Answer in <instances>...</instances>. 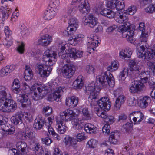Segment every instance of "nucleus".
I'll return each mask as SVG.
<instances>
[{
  "instance_id": "nucleus-54",
  "label": "nucleus",
  "mask_w": 155,
  "mask_h": 155,
  "mask_svg": "<svg viewBox=\"0 0 155 155\" xmlns=\"http://www.w3.org/2000/svg\"><path fill=\"white\" fill-rule=\"evenodd\" d=\"M124 14H121L120 13L117 12L115 15L114 19L117 22L120 23H121V19Z\"/></svg>"
},
{
  "instance_id": "nucleus-58",
  "label": "nucleus",
  "mask_w": 155,
  "mask_h": 155,
  "mask_svg": "<svg viewBox=\"0 0 155 155\" xmlns=\"http://www.w3.org/2000/svg\"><path fill=\"white\" fill-rule=\"evenodd\" d=\"M95 69L94 67L90 65H87L86 67V71L87 73L90 74H93L95 71Z\"/></svg>"
},
{
  "instance_id": "nucleus-8",
  "label": "nucleus",
  "mask_w": 155,
  "mask_h": 155,
  "mask_svg": "<svg viewBox=\"0 0 155 155\" xmlns=\"http://www.w3.org/2000/svg\"><path fill=\"white\" fill-rule=\"evenodd\" d=\"M76 70L75 66L70 64H66L63 67L62 71L64 76L66 78L72 77Z\"/></svg>"
},
{
  "instance_id": "nucleus-60",
  "label": "nucleus",
  "mask_w": 155,
  "mask_h": 155,
  "mask_svg": "<svg viewBox=\"0 0 155 155\" xmlns=\"http://www.w3.org/2000/svg\"><path fill=\"white\" fill-rule=\"evenodd\" d=\"M110 126L109 124H105L103 127L102 130L103 133L108 134L110 131Z\"/></svg>"
},
{
  "instance_id": "nucleus-48",
  "label": "nucleus",
  "mask_w": 155,
  "mask_h": 155,
  "mask_svg": "<svg viewBox=\"0 0 155 155\" xmlns=\"http://www.w3.org/2000/svg\"><path fill=\"white\" fill-rule=\"evenodd\" d=\"M132 123H127L123 126V128L125 130L126 132L129 133L132 129L133 125Z\"/></svg>"
},
{
  "instance_id": "nucleus-12",
  "label": "nucleus",
  "mask_w": 155,
  "mask_h": 155,
  "mask_svg": "<svg viewBox=\"0 0 155 155\" xmlns=\"http://www.w3.org/2000/svg\"><path fill=\"white\" fill-rule=\"evenodd\" d=\"M132 117L134 124H139L144 118L143 114L140 111L133 112L130 114L129 118Z\"/></svg>"
},
{
  "instance_id": "nucleus-42",
  "label": "nucleus",
  "mask_w": 155,
  "mask_h": 155,
  "mask_svg": "<svg viewBox=\"0 0 155 155\" xmlns=\"http://www.w3.org/2000/svg\"><path fill=\"white\" fill-rule=\"evenodd\" d=\"M53 119L51 117H49L48 118V121L46 123V125L47 126L48 132L50 134H52L54 131L52 128L51 125L53 121Z\"/></svg>"
},
{
  "instance_id": "nucleus-26",
  "label": "nucleus",
  "mask_w": 155,
  "mask_h": 155,
  "mask_svg": "<svg viewBox=\"0 0 155 155\" xmlns=\"http://www.w3.org/2000/svg\"><path fill=\"white\" fill-rule=\"evenodd\" d=\"M121 23H123L124 25L122 26V27H120L118 29V31L119 32H122L126 31V27H128L129 26H130V24L128 22V18L126 16V15H123L121 19Z\"/></svg>"
},
{
  "instance_id": "nucleus-23",
  "label": "nucleus",
  "mask_w": 155,
  "mask_h": 155,
  "mask_svg": "<svg viewBox=\"0 0 155 155\" xmlns=\"http://www.w3.org/2000/svg\"><path fill=\"white\" fill-rule=\"evenodd\" d=\"M84 128L86 132L90 134H96L97 131L96 126L91 124H85Z\"/></svg>"
},
{
  "instance_id": "nucleus-45",
  "label": "nucleus",
  "mask_w": 155,
  "mask_h": 155,
  "mask_svg": "<svg viewBox=\"0 0 155 155\" xmlns=\"http://www.w3.org/2000/svg\"><path fill=\"white\" fill-rule=\"evenodd\" d=\"M8 91V89L5 86H0V95L2 97H7V93Z\"/></svg>"
},
{
  "instance_id": "nucleus-18",
  "label": "nucleus",
  "mask_w": 155,
  "mask_h": 155,
  "mask_svg": "<svg viewBox=\"0 0 155 155\" xmlns=\"http://www.w3.org/2000/svg\"><path fill=\"white\" fill-rule=\"evenodd\" d=\"M27 147V144L25 142H18L16 144V147L18 151H16V153L15 152H14V155H22L24 154Z\"/></svg>"
},
{
  "instance_id": "nucleus-38",
  "label": "nucleus",
  "mask_w": 155,
  "mask_h": 155,
  "mask_svg": "<svg viewBox=\"0 0 155 155\" xmlns=\"http://www.w3.org/2000/svg\"><path fill=\"white\" fill-rule=\"evenodd\" d=\"M85 88L86 92L88 94H90L92 93L95 94L96 93H98L97 91H95V85L94 82L88 84L87 86H85Z\"/></svg>"
},
{
  "instance_id": "nucleus-43",
  "label": "nucleus",
  "mask_w": 155,
  "mask_h": 155,
  "mask_svg": "<svg viewBox=\"0 0 155 155\" xmlns=\"http://www.w3.org/2000/svg\"><path fill=\"white\" fill-rule=\"evenodd\" d=\"M73 37V38L71 39V41H73L74 43L73 44L74 45H75L77 44V42H80L81 40V39L84 38V35L81 34H79L74 35Z\"/></svg>"
},
{
  "instance_id": "nucleus-51",
  "label": "nucleus",
  "mask_w": 155,
  "mask_h": 155,
  "mask_svg": "<svg viewBox=\"0 0 155 155\" xmlns=\"http://www.w3.org/2000/svg\"><path fill=\"white\" fill-rule=\"evenodd\" d=\"M136 9L135 7L132 6L128 8L126 10V12L129 15H133L136 12Z\"/></svg>"
},
{
  "instance_id": "nucleus-17",
  "label": "nucleus",
  "mask_w": 155,
  "mask_h": 155,
  "mask_svg": "<svg viewBox=\"0 0 155 155\" xmlns=\"http://www.w3.org/2000/svg\"><path fill=\"white\" fill-rule=\"evenodd\" d=\"M51 41V37L48 34H46L41 37L38 40V43L39 45L46 46L49 44Z\"/></svg>"
},
{
  "instance_id": "nucleus-49",
  "label": "nucleus",
  "mask_w": 155,
  "mask_h": 155,
  "mask_svg": "<svg viewBox=\"0 0 155 155\" xmlns=\"http://www.w3.org/2000/svg\"><path fill=\"white\" fill-rule=\"evenodd\" d=\"M109 141L110 143L113 144H116L117 142V140L116 139L115 133L112 132L110 136L109 139Z\"/></svg>"
},
{
  "instance_id": "nucleus-14",
  "label": "nucleus",
  "mask_w": 155,
  "mask_h": 155,
  "mask_svg": "<svg viewBox=\"0 0 155 155\" xmlns=\"http://www.w3.org/2000/svg\"><path fill=\"white\" fill-rule=\"evenodd\" d=\"M74 2L80 3L78 5V9L81 12L82 14H87L89 10V8L87 6L88 5L87 0H73Z\"/></svg>"
},
{
  "instance_id": "nucleus-59",
  "label": "nucleus",
  "mask_w": 155,
  "mask_h": 155,
  "mask_svg": "<svg viewBox=\"0 0 155 155\" xmlns=\"http://www.w3.org/2000/svg\"><path fill=\"white\" fill-rule=\"evenodd\" d=\"M120 56L121 58H129L131 56V53L130 52H129L127 54H126L123 51V50H122L119 53Z\"/></svg>"
},
{
  "instance_id": "nucleus-41",
  "label": "nucleus",
  "mask_w": 155,
  "mask_h": 155,
  "mask_svg": "<svg viewBox=\"0 0 155 155\" xmlns=\"http://www.w3.org/2000/svg\"><path fill=\"white\" fill-rule=\"evenodd\" d=\"M99 42L97 40L94 41V39L92 38H89L88 42L87 44V46L89 48H93L94 49L96 47L98 46Z\"/></svg>"
},
{
  "instance_id": "nucleus-3",
  "label": "nucleus",
  "mask_w": 155,
  "mask_h": 155,
  "mask_svg": "<svg viewBox=\"0 0 155 155\" xmlns=\"http://www.w3.org/2000/svg\"><path fill=\"white\" fill-rule=\"evenodd\" d=\"M98 93H96L95 94L92 93L90 95L88 98V101L90 105L94 106L97 104L100 107L104 108L107 110H110L111 104L109 101V99L107 97H104L98 100Z\"/></svg>"
},
{
  "instance_id": "nucleus-7",
  "label": "nucleus",
  "mask_w": 155,
  "mask_h": 155,
  "mask_svg": "<svg viewBox=\"0 0 155 155\" xmlns=\"http://www.w3.org/2000/svg\"><path fill=\"white\" fill-rule=\"evenodd\" d=\"M69 26L67 28V30H65L63 33L65 36H71L73 35L78 27V21L75 18L69 19L68 22Z\"/></svg>"
},
{
  "instance_id": "nucleus-64",
  "label": "nucleus",
  "mask_w": 155,
  "mask_h": 155,
  "mask_svg": "<svg viewBox=\"0 0 155 155\" xmlns=\"http://www.w3.org/2000/svg\"><path fill=\"white\" fill-rule=\"evenodd\" d=\"M4 31L5 35L7 36L8 38H9L12 34V31L10 30L8 26H5V27Z\"/></svg>"
},
{
  "instance_id": "nucleus-56",
  "label": "nucleus",
  "mask_w": 155,
  "mask_h": 155,
  "mask_svg": "<svg viewBox=\"0 0 155 155\" xmlns=\"http://www.w3.org/2000/svg\"><path fill=\"white\" fill-rule=\"evenodd\" d=\"M86 139V136L83 133H79L77 136L76 140L78 142H80Z\"/></svg>"
},
{
  "instance_id": "nucleus-29",
  "label": "nucleus",
  "mask_w": 155,
  "mask_h": 155,
  "mask_svg": "<svg viewBox=\"0 0 155 155\" xmlns=\"http://www.w3.org/2000/svg\"><path fill=\"white\" fill-rule=\"evenodd\" d=\"M63 120L60 119V120L57 119V123L58 124H59L58 126V133L60 134H63L68 129L67 127L63 124Z\"/></svg>"
},
{
  "instance_id": "nucleus-47",
  "label": "nucleus",
  "mask_w": 155,
  "mask_h": 155,
  "mask_svg": "<svg viewBox=\"0 0 155 155\" xmlns=\"http://www.w3.org/2000/svg\"><path fill=\"white\" fill-rule=\"evenodd\" d=\"M75 9L74 8H68L67 12V15H65V18H70V17L74 15Z\"/></svg>"
},
{
  "instance_id": "nucleus-44",
  "label": "nucleus",
  "mask_w": 155,
  "mask_h": 155,
  "mask_svg": "<svg viewBox=\"0 0 155 155\" xmlns=\"http://www.w3.org/2000/svg\"><path fill=\"white\" fill-rule=\"evenodd\" d=\"M65 49V47L64 46H62L61 48V51L58 53V55L60 58L62 59H66L69 56V54H67L66 53H64V50Z\"/></svg>"
},
{
  "instance_id": "nucleus-28",
  "label": "nucleus",
  "mask_w": 155,
  "mask_h": 155,
  "mask_svg": "<svg viewBox=\"0 0 155 155\" xmlns=\"http://www.w3.org/2000/svg\"><path fill=\"white\" fill-rule=\"evenodd\" d=\"M65 89V88L62 87L61 86L57 88L56 90L55 91L53 95L54 99L57 101H58Z\"/></svg>"
},
{
  "instance_id": "nucleus-32",
  "label": "nucleus",
  "mask_w": 155,
  "mask_h": 155,
  "mask_svg": "<svg viewBox=\"0 0 155 155\" xmlns=\"http://www.w3.org/2000/svg\"><path fill=\"white\" fill-rule=\"evenodd\" d=\"M151 101L150 98L148 96H145L140 100V105L143 108H145Z\"/></svg>"
},
{
  "instance_id": "nucleus-2",
  "label": "nucleus",
  "mask_w": 155,
  "mask_h": 155,
  "mask_svg": "<svg viewBox=\"0 0 155 155\" xmlns=\"http://www.w3.org/2000/svg\"><path fill=\"white\" fill-rule=\"evenodd\" d=\"M119 64L117 61H114L111 65L107 68V71L104 74L101 75L98 78H97V82L103 86L109 85L111 87H113L115 85V80L112 74L110 71H113L117 70L119 67Z\"/></svg>"
},
{
  "instance_id": "nucleus-62",
  "label": "nucleus",
  "mask_w": 155,
  "mask_h": 155,
  "mask_svg": "<svg viewBox=\"0 0 155 155\" xmlns=\"http://www.w3.org/2000/svg\"><path fill=\"white\" fill-rule=\"evenodd\" d=\"M115 120V119L114 117L112 115H108L107 117L106 120V121L109 124H112Z\"/></svg>"
},
{
  "instance_id": "nucleus-57",
  "label": "nucleus",
  "mask_w": 155,
  "mask_h": 155,
  "mask_svg": "<svg viewBox=\"0 0 155 155\" xmlns=\"http://www.w3.org/2000/svg\"><path fill=\"white\" fill-rule=\"evenodd\" d=\"M25 46V44L23 42H21V44L18 46L17 50L19 53L21 54H22L24 53Z\"/></svg>"
},
{
  "instance_id": "nucleus-63",
  "label": "nucleus",
  "mask_w": 155,
  "mask_h": 155,
  "mask_svg": "<svg viewBox=\"0 0 155 155\" xmlns=\"http://www.w3.org/2000/svg\"><path fill=\"white\" fill-rule=\"evenodd\" d=\"M73 138L69 136H66L65 138L64 143L66 145H70Z\"/></svg>"
},
{
  "instance_id": "nucleus-35",
  "label": "nucleus",
  "mask_w": 155,
  "mask_h": 155,
  "mask_svg": "<svg viewBox=\"0 0 155 155\" xmlns=\"http://www.w3.org/2000/svg\"><path fill=\"white\" fill-rule=\"evenodd\" d=\"M33 73L31 69L27 65L26 66V69L25 71L24 78L26 81H29L32 78Z\"/></svg>"
},
{
  "instance_id": "nucleus-1",
  "label": "nucleus",
  "mask_w": 155,
  "mask_h": 155,
  "mask_svg": "<svg viewBox=\"0 0 155 155\" xmlns=\"http://www.w3.org/2000/svg\"><path fill=\"white\" fill-rule=\"evenodd\" d=\"M56 53L51 50L47 49L43 56V61L46 62L45 65L37 64L35 68L38 71L41 77L45 78L48 76L52 70L51 66L56 61Z\"/></svg>"
},
{
  "instance_id": "nucleus-53",
  "label": "nucleus",
  "mask_w": 155,
  "mask_h": 155,
  "mask_svg": "<svg viewBox=\"0 0 155 155\" xmlns=\"http://www.w3.org/2000/svg\"><path fill=\"white\" fill-rule=\"evenodd\" d=\"M145 10L146 12L151 13L155 12V4L150 5Z\"/></svg>"
},
{
  "instance_id": "nucleus-37",
  "label": "nucleus",
  "mask_w": 155,
  "mask_h": 155,
  "mask_svg": "<svg viewBox=\"0 0 155 155\" xmlns=\"http://www.w3.org/2000/svg\"><path fill=\"white\" fill-rule=\"evenodd\" d=\"M125 100V98L123 95H121L116 99L114 106L117 109H119L121 104H123Z\"/></svg>"
},
{
  "instance_id": "nucleus-52",
  "label": "nucleus",
  "mask_w": 155,
  "mask_h": 155,
  "mask_svg": "<svg viewBox=\"0 0 155 155\" xmlns=\"http://www.w3.org/2000/svg\"><path fill=\"white\" fill-rule=\"evenodd\" d=\"M82 112L83 115L85 116L87 119H91L90 114L87 108H85L82 110Z\"/></svg>"
},
{
  "instance_id": "nucleus-46",
  "label": "nucleus",
  "mask_w": 155,
  "mask_h": 155,
  "mask_svg": "<svg viewBox=\"0 0 155 155\" xmlns=\"http://www.w3.org/2000/svg\"><path fill=\"white\" fill-rule=\"evenodd\" d=\"M97 140L94 139H91L87 143V144L88 145L89 147L93 148L97 146Z\"/></svg>"
},
{
  "instance_id": "nucleus-39",
  "label": "nucleus",
  "mask_w": 155,
  "mask_h": 155,
  "mask_svg": "<svg viewBox=\"0 0 155 155\" xmlns=\"http://www.w3.org/2000/svg\"><path fill=\"white\" fill-rule=\"evenodd\" d=\"M81 76H79L73 83V85L76 89H81L83 86V82L81 78Z\"/></svg>"
},
{
  "instance_id": "nucleus-6",
  "label": "nucleus",
  "mask_w": 155,
  "mask_h": 155,
  "mask_svg": "<svg viewBox=\"0 0 155 155\" xmlns=\"http://www.w3.org/2000/svg\"><path fill=\"white\" fill-rule=\"evenodd\" d=\"M139 57L143 58L144 59H155V48L151 49H146L144 46L143 45L140 46V49L137 53Z\"/></svg>"
},
{
  "instance_id": "nucleus-19",
  "label": "nucleus",
  "mask_w": 155,
  "mask_h": 155,
  "mask_svg": "<svg viewBox=\"0 0 155 155\" xmlns=\"http://www.w3.org/2000/svg\"><path fill=\"white\" fill-rule=\"evenodd\" d=\"M79 102L78 97L75 96H71L66 99V104L67 105L75 107L78 105Z\"/></svg>"
},
{
  "instance_id": "nucleus-24",
  "label": "nucleus",
  "mask_w": 155,
  "mask_h": 155,
  "mask_svg": "<svg viewBox=\"0 0 155 155\" xmlns=\"http://www.w3.org/2000/svg\"><path fill=\"white\" fill-rule=\"evenodd\" d=\"M138 74L139 77L140 78L141 81L143 84L146 83L148 81V78L150 76V72L147 71H140V72L138 73V71L135 73Z\"/></svg>"
},
{
  "instance_id": "nucleus-40",
  "label": "nucleus",
  "mask_w": 155,
  "mask_h": 155,
  "mask_svg": "<svg viewBox=\"0 0 155 155\" xmlns=\"http://www.w3.org/2000/svg\"><path fill=\"white\" fill-rule=\"evenodd\" d=\"M100 14L104 16L111 18L113 17L114 12L110 9H104L101 12Z\"/></svg>"
},
{
  "instance_id": "nucleus-22",
  "label": "nucleus",
  "mask_w": 155,
  "mask_h": 155,
  "mask_svg": "<svg viewBox=\"0 0 155 155\" xmlns=\"http://www.w3.org/2000/svg\"><path fill=\"white\" fill-rule=\"evenodd\" d=\"M24 114L21 111L16 113L14 116L12 117V119L14 124L16 125L22 122V118Z\"/></svg>"
},
{
  "instance_id": "nucleus-50",
  "label": "nucleus",
  "mask_w": 155,
  "mask_h": 155,
  "mask_svg": "<svg viewBox=\"0 0 155 155\" xmlns=\"http://www.w3.org/2000/svg\"><path fill=\"white\" fill-rule=\"evenodd\" d=\"M41 140L43 144L47 145H49L52 142V140L48 137L42 138H41Z\"/></svg>"
},
{
  "instance_id": "nucleus-55",
  "label": "nucleus",
  "mask_w": 155,
  "mask_h": 155,
  "mask_svg": "<svg viewBox=\"0 0 155 155\" xmlns=\"http://www.w3.org/2000/svg\"><path fill=\"white\" fill-rule=\"evenodd\" d=\"M147 64L153 74H155V62L149 61L147 62Z\"/></svg>"
},
{
  "instance_id": "nucleus-10",
  "label": "nucleus",
  "mask_w": 155,
  "mask_h": 155,
  "mask_svg": "<svg viewBox=\"0 0 155 155\" xmlns=\"http://www.w3.org/2000/svg\"><path fill=\"white\" fill-rule=\"evenodd\" d=\"M124 2L123 0H112L108 1L107 4V7L112 9L117 10H121L125 7Z\"/></svg>"
},
{
  "instance_id": "nucleus-5",
  "label": "nucleus",
  "mask_w": 155,
  "mask_h": 155,
  "mask_svg": "<svg viewBox=\"0 0 155 155\" xmlns=\"http://www.w3.org/2000/svg\"><path fill=\"white\" fill-rule=\"evenodd\" d=\"M32 88L33 90L31 92V95L35 101L42 99L48 92L47 87L44 85H38L35 83Z\"/></svg>"
},
{
  "instance_id": "nucleus-33",
  "label": "nucleus",
  "mask_w": 155,
  "mask_h": 155,
  "mask_svg": "<svg viewBox=\"0 0 155 155\" xmlns=\"http://www.w3.org/2000/svg\"><path fill=\"white\" fill-rule=\"evenodd\" d=\"M46 123L44 119L42 117H39L38 119L37 122L34 124V127L37 130L41 129L43 127L45 123Z\"/></svg>"
},
{
  "instance_id": "nucleus-34",
  "label": "nucleus",
  "mask_w": 155,
  "mask_h": 155,
  "mask_svg": "<svg viewBox=\"0 0 155 155\" xmlns=\"http://www.w3.org/2000/svg\"><path fill=\"white\" fill-rule=\"evenodd\" d=\"M88 18L89 21L86 22L89 24L90 27L92 28H94L98 23L97 18L92 14H90L89 15Z\"/></svg>"
},
{
  "instance_id": "nucleus-21",
  "label": "nucleus",
  "mask_w": 155,
  "mask_h": 155,
  "mask_svg": "<svg viewBox=\"0 0 155 155\" xmlns=\"http://www.w3.org/2000/svg\"><path fill=\"white\" fill-rule=\"evenodd\" d=\"M2 129H0V138H2L7 136L8 134H13L15 131V128L13 127H11L10 129H6L2 127Z\"/></svg>"
},
{
  "instance_id": "nucleus-16",
  "label": "nucleus",
  "mask_w": 155,
  "mask_h": 155,
  "mask_svg": "<svg viewBox=\"0 0 155 155\" xmlns=\"http://www.w3.org/2000/svg\"><path fill=\"white\" fill-rule=\"evenodd\" d=\"M22 135V138L24 140L26 139L28 137L31 140L35 138L36 136L35 133L32 131L31 127L29 126H28L25 128V130Z\"/></svg>"
},
{
  "instance_id": "nucleus-13",
  "label": "nucleus",
  "mask_w": 155,
  "mask_h": 155,
  "mask_svg": "<svg viewBox=\"0 0 155 155\" xmlns=\"http://www.w3.org/2000/svg\"><path fill=\"white\" fill-rule=\"evenodd\" d=\"M17 99L18 101L21 103V106L22 107H27L31 104V101L29 100L27 94H17Z\"/></svg>"
},
{
  "instance_id": "nucleus-4",
  "label": "nucleus",
  "mask_w": 155,
  "mask_h": 155,
  "mask_svg": "<svg viewBox=\"0 0 155 155\" xmlns=\"http://www.w3.org/2000/svg\"><path fill=\"white\" fill-rule=\"evenodd\" d=\"M17 108V104L7 97L0 98V110L4 112H13Z\"/></svg>"
},
{
  "instance_id": "nucleus-25",
  "label": "nucleus",
  "mask_w": 155,
  "mask_h": 155,
  "mask_svg": "<svg viewBox=\"0 0 155 155\" xmlns=\"http://www.w3.org/2000/svg\"><path fill=\"white\" fill-rule=\"evenodd\" d=\"M82 51H76V49L73 48L70 49L69 56L70 57L73 58L74 59L78 58H81L83 55Z\"/></svg>"
},
{
  "instance_id": "nucleus-30",
  "label": "nucleus",
  "mask_w": 155,
  "mask_h": 155,
  "mask_svg": "<svg viewBox=\"0 0 155 155\" xmlns=\"http://www.w3.org/2000/svg\"><path fill=\"white\" fill-rule=\"evenodd\" d=\"M33 149L36 155H42L44 153L43 148L39 143H35Z\"/></svg>"
},
{
  "instance_id": "nucleus-9",
  "label": "nucleus",
  "mask_w": 155,
  "mask_h": 155,
  "mask_svg": "<svg viewBox=\"0 0 155 155\" xmlns=\"http://www.w3.org/2000/svg\"><path fill=\"white\" fill-rule=\"evenodd\" d=\"M145 87L143 83L140 80H134L129 86V91L132 93H138L143 91Z\"/></svg>"
},
{
  "instance_id": "nucleus-15",
  "label": "nucleus",
  "mask_w": 155,
  "mask_h": 155,
  "mask_svg": "<svg viewBox=\"0 0 155 155\" xmlns=\"http://www.w3.org/2000/svg\"><path fill=\"white\" fill-rule=\"evenodd\" d=\"M139 30L142 31L140 39L141 42H147L148 35L147 32L145 30V25L144 23L141 22L139 24L138 28Z\"/></svg>"
},
{
  "instance_id": "nucleus-11",
  "label": "nucleus",
  "mask_w": 155,
  "mask_h": 155,
  "mask_svg": "<svg viewBox=\"0 0 155 155\" xmlns=\"http://www.w3.org/2000/svg\"><path fill=\"white\" fill-rule=\"evenodd\" d=\"M75 113L70 109L60 113V119L63 121H68L72 120L75 116Z\"/></svg>"
},
{
  "instance_id": "nucleus-31",
  "label": "nucleus",
  "mask_w": 155,
  "mask_h": 155,
  "mask_svg": "<svg viewBox=\"0 0 155 155\" xmlns=\"http://www.w3.org/2000/svg\"><path fill=\"white\" fill-rule=\"evenodd\" d=\"M130 26H129V27H127V28L126 27V31H124L123 32H121L122 34L125 33V38H126L127 39H128V40L131 42V41H133L132 38L134 35V31L133 30H131Z\"/></svg>"
},
{
  "instance_id": "nucleus-27",
  "label": "nucleus",
  "mask_w": 155,
  "mask_h": 155,
  "mask_svg": "<svg viewBox=\"0 0 155 155\" xmlns=\"http://www.w3.org/2000/svg\"><path fill=\"white\" fill-rule=\"evenodd\" d=\"M13 84L12 89L14 92L17 94V95L21 94V92L20 89V85L19 80L18 79H15Z\"/></svg>"
},
{
  "instance_id": "nucleus-20",
  "label": "nucleus",
  "mask_w": 155,
  "mask_h": 155,
  "mask_svg": "<svg viewBox=\"0 0 155 155\" xmlns=\"http://www.w3.org/2000/svg\"><path fill=\"white\" fill-rule=\"evenodd\" d=\"M130 69L131 71H133V73L138 71L139 73L140 72V68L138 65V62L135 59H133L129 61Z\"/></svg>"
},
{
  "instance_id": "nucleus-61",
  "label": "nucleus",
  "mask_w": 155,
  "mask_h": 155,
  "mask_svg": "<svg viewBox=\"0 0 155 155\" xmlns=\"http://www.w3.org/2000/svg\"><path fill=\"white\" fill-rule=\"evenodd\" d=\"M5 69L8 71V74L12 72L15 69V66L14 65H8L5 67Z\"/></svg>"
},
{
  "instance_id": "nucleus-36",
  "label": "nucleus",
  "mask_w": 155,
  "mask_h": 155,
  "mask_svg": "<svg viewBox=\"0 0 155 155\" xmlns=\"http://www.w3.org/2000/svg\"><path fill=\"white\" fill-rule=\"evenodd\" d=\"M55 11L52 9L47 10L45 12L44 18L45 20H50L55 15Z\"/></svg>"
}]
</instances>
